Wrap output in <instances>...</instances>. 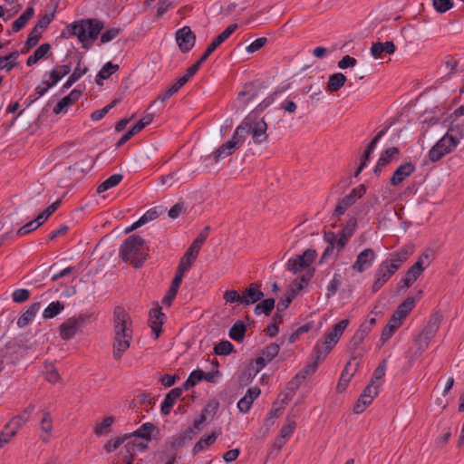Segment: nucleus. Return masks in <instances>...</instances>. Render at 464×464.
<instances>
[{"label": "nucleus", "instance_id": "nucleus-1", "mask_svg": "<svg viewBox=\"0 0 464 464\" xmlns=\"http://www.w3.org/2000/svg\"><path fill=\"white\" fill-rule=\"evenodd\" d=\"M132 321L122 306H116L113 311V358L119 361L130 348L132 340Z\"/></svg>", "mask_w": 464, "mask_h": 464}, {"label": "nucleus", "instance_id": "nucleus-2", "mask_svg": "<svg viewBox=\"0 0 464 464\" xmlns=\"http://www.w3.org/2000/svg\"><path fill=\"white\" fill-rule=\"evenodd\" d=\"M411 251L406 246L392 252L383 260L374 272V282L372 286V292H378L398 271L402 264L406 262Z\"/></svg>", "mask_w": 464, "mask_h": 464}, {"label": "nucleus", "instance_id": "nucleus-3", "mask_svg": "<svg viewBox=\"0 0 464 464\" xmlns=\"http://www.w3.org/2000/svg\"><path fill=\"white\" fill-rule=\"evenodd\" d=\"M145 240L139 235L128 237L121 245L119 256L125 262H130L133 267H140L146 257H140L142 254Z\"/></svg>", "mask_w": 464, "mask_h": 464}, {"label": "nucleus", "instance_id": "nucleus-4", "mask_svg": "<svg viewBox=\"0 0 464 464\" xmlns=\"http://www.w3.org/2000/svg\"><path fill=\"white\" fill-rule=\"evenodd\" d=\"M102 28V22L97 19L81 20L67 26L69 34L77 36L82 44L89 39H97Z\"/></svg>", "mask_w": 464, "mask_h": 464}, {"label": "nucleus", "instance_id": "nucleus-5", "mask_svg": "<svg viewBox=\"0 0 464 464\" xmlns=\"http://www.w3.org/2000/svg\"><path fill=\"white\" fill-rule=\"evenodd\" d=\"M349 324L348 319H343L334 325L333 330L330 331L323 342L318 341L314 345V352L318 353V357L326 358L327 354L338 343L340 337L343 335L344 330Z\"/></svg>", "mask_w": 464, "mask_h": 464}, {"label": "nucleus", "instance_id": "nucleus-6", "mask_svg": "<svg viewBox=\"0 0 464 464\" xmlns=\"http://www.w3.org/2000/svg\"><path fill=\"white\" fill-rule=\"evenodd\" d=\"M459 144V140L448 133L445 134L429 151V159L432 162L439 161L450 153Z\"/></svg>", "mask_w": 464, "mask_h": 464}, {"label": "nucleus", "instance_id": "nucleus-7", "mask_svg": "<svg viewBox=\"0 0 464 464\" xmlns=\"http://www.w3.org/2000/svg\"><path fill=\"white\" fill-rule=\"evenodd\" d=\"M210 227L208 226L205 227L198 236L194 239L190 246L187 249L184 256L181 257L179 264H186L188 263V269L192 266L193 262L197 259L199 250L201 246L206 242L208 235H209Z\"/></svg>", "mask_w": 464, "mask_h": 464}, {"label": "nucleus", "instance_id": "nucleus-8", "mask_svg": "<svg viewBox=\"0 0 464 464\" xmlns=\"http://www.w3.org/2000/svg\"><path fill=\"white\" fill-rule=\"evenodd\" d=\"M89 320V316L80 314L79 316L71 317L65 320L59 327V334L63 340L72 339Z\"/></svg>", "mask_w": 464, "mask_h": 464}, {"label": "nucleus", "instance_id": "nucleus-9", "mask_svg": "<svg viewBox=\"0 0 464 464\" xmlns=\"http://www.w3.org/2000/svg\"><path fill=\"white\" fill-rule=\"evenodd\" d=\"M366 193V187L364 185H359L358 187L352 189V191L343 198L336 205L334 216L339 218L343 216L346 209L353 206L359 198H361Z\"/></svg>", "mask_w": 464, "mask_h": 464}, {"label": "nucleus", "instance_id": "nucleus-10", "mask_svg": "<svg viewBox=\"0 0 464 464\" xmlns=\"http://www.w3.org/2000/svg\"><path fill=\"white\" fill-rule=\"evenodd\" d=\"M176 42L182 53H188L195 45L196 34L189 26L185 25L176 32Z\"/></svg>", "mask_w": 464, "mask_h": 464}, {"label": "nucleus", "instance_id": "nucleus-11", "mask_svg": "<svg viewBox=\"0 0 464 464\" xmlns=\"http://www.w3.org/2000/svg\"><path fill=\"white\" fill-rule=\"evenodd\" d=\"M280 350V346L277 343H272L261 351V354L256 357L255 361L256 370L257 373L261 371L268 362H270L276 356H277Z\"/></svg>", "mask_w": 464, "mask_h": 464}, {"label": "nucleus", "instance_id": "nucleus-12", "mask_svg": "<svg viewBox=\"0 0 464 464\" xmlns=\"http://www.w3.org/2000/svg\"><path fill=\"white\" fill-rule=\"evenodd\" d=\"M264 296L265 295L261 291V285L258 283H251L241 294L242 305L246 307L256 304L261 301Z\"/></svg>", "mask_w": 464, "mask_h": 464}, {"label": "nucleus", "instance_id": "nucleus-13", "mask_svg": "<svg viewBox=\"0 0 464 464\" xmlns=\"http://www.w3.org/2000/svg\"><path fill=\"white\" fill-rule=\"evenodd\" d=\"M376 254L372 248H365L356 257L355 262L352 265V269L362 273L369 269L375 259Z\"/></svg>", "mask_w": 464, "mask_h": 464}, {"label": "nucleus", "instance_id": "nucleus-14", "mask_svg": "<svg viewBox=\"0 0 464 464\" xmlns=\"http://www.w3.org/2000/svg\"><path fill=\"white\" fill-rule=\"evenodd\" d=\"M165 319V314L161 311L160 306L152 308L150 311L149 325L151 328L154 339H158L160 333L161 327Z\"/></svg>", "mask_w": 464, "mask_h": 464}, {"label": "nucleus", "instance_id": "nucleus-15", "mask_svg": "<svg viewBox=\"0 0 464 464\" xmlns=\"http://www.w3.org/2000/svg\"><path fill=\"white\" fill-rule=\"evenodd\" d=\"M266 131L267 124L264 119L255 121L254 124H252V121L250 120V134L252 135L254 143L261 144L266 141L268 138Z\"/></svg>", "mask_w": 464, "mask_h": 464}, {"label": "nucleus", "instance_id": "nucleus-16", "mask_svg": "<svg viewBox=\"0 0 464 464\" xmlns=\"http://www.w3.org/2000/svg\"><path fill=\"white\" fill-rule=\"evenodd\" d=\"M415 171V166L411 162H407L399 166L390 179L392 186L400 185L406 178L410 177Z\"/></svg>", "mask_w": 464, "mask_h": 464}, {"label": "nucleus", "instance_id": "nucleus-17", "mask_svg": "<svg viewBox=\"0 0 464 464\" xmlns=\"http://www.w3.org/2000/svg\"><path fill=\"white\" fill-rule=\"evenodd\" d=\"M237 24H229L220 34H218L207 47L204 53L209 56L222 43H224L236 30Z\"/></svg>", "mask_w": 464, "mask_h": 464}, {"label": "nucleus", "instance_id": "nucleus-18", "mask_svg": "<svg viewBox=\"0 0 464 464\" xmlns=\"http://www.w3.org/2000/svg\"><path fill=\"white\" fill-rule=\"evenodd\" d=\"M82 96V92L77 89H73L68 95L63 97L53 108L54 114H60L66 111L67 107L75 103Z\"/></svg>", "mask_w": 464, "mask_h": 464}, {"label": "nucleus", "instance_id": "nucleus-19", "mask_svg": "<svg viewBox=\"0 0 464 464\" xmlns=\"http://www.w3.org/2000/svg\"><path fill=\"white\" fill-rule=\"evenodd\" d=\"M250 134V117H246L235 130L228 141L238 143V149L245 142L246 137Z\"/></svg>", "mask_w": 464, "mask_h": 464}, {"label": "nucleus", "instance_id": "nucleus-20", "mask_svg": "<svg viewBox=\"0 0 464 464\" xmlns=\"http://www.w3.org/2000/svg\"><path fill=\"white\" fill-rule=\"evenodd\" d=\"M71 72V63L67 64L56 65L50 72V79L49 81H43V83L47 85V88L53 87L63 76L69 74Z\"/></svg>", "mask_w": 464, "mask_h": 464}, {"label": "nucleus", "instance_id": "nucleus-21", "mask_svg": "<svg viewBox=\"0 0 464 464\" xmlns=\"http://www.w3.org/2000/svg\"><path fill=\"white\" fill-rule=\"evenodd\" d=\"M396 51V46L392 41L385 43L376 42L372 43L371 47V54L375 59L382 58L383 53L392 54Z\"/></svg>", "mask_w": 464, "mask_h": 464}, {"label": "nucleus", "instance_id": "nucleus-22", "mask_svg": "<svg viewBox=\"0 0 464 464\" xmlns=\"http://www.w3.org/2000/svg\"><path fill=\"white\" fill-rule=\"evenodd\" d=\"M183 392L182 388H173L165 396L164 401L161 403V413L163 415L169 414L176 401L181 396Z\"/></svg>", "mask_w": 464, "mask_h": 464}, {"label": "nucleus", "instance_id": "nucleus-23", "mask_svg": "<svg viewBox=\"0 0 464 464\" xmlns=\"http://www.w3.org/2000/svg\"><path fill=\"white\" fill-rule=\"evenodd\" d=\"M34 14V6H28L25 11L12 24V31L14 33L19 32L26 24L33 18Z\"/></svg>", "mask_w": 464, "mask_h": 464}, {"label": "nucleus", "instance_id": "nucleus-24", "mask_svg": "<svg viewBox=\"0 0 464 464\" xmlns=\"http://www.w3.org/2000/svg\"><path fill=\"white\" fill-rule=\"evenodd\" d=\"M41 304L39 302L32 304L27 310L22 314L17 320V326L22 328L26 326L40 310Z\"/></svg>", "mask_w": 464, "mask_h": 464}, {"label": "nucleus", "instance_id": "nucleus-25", "mask_svg": "<svg viewBox=\"0 0 464 464\" xmlns=\"http://www.w3.org/2000/svg\"><path fill=\"white\" fill-rule=\"evenodd\" d=\"M237 150H238V143L234 141H226L214 151V160L218 162L219 159L226 158L233 154Z\"/></svg>", "mask_w": 464, "mask_h": 464}, {"label": "nucleus", "instance_id": "nucleus-26", "mask_svg": "<svg viewBox=\"0 0 464 464\" xmlns=\"http://www.w3.org/2000/svg\"><path fill=\"white\" fill-rule=\"evenodd\" d=\"M156 430V426L152 422L143 423L138 430L133 433L128 434L130 438L143 439L146 441L151 440V432Z\"/></svg>", "mask_w": 464, "mask_h": 464}, {"label": "nucleus", "instance_id": "nucleus-27", "mask_svg": "<svg viewBox=\"0 0 464 464\" xmlns=\"http://www.w3.org/2000/svg\"><path fill=\"white\" fill-rule=\"evenodd\" d=\"M219 432L212 431L210 434L201 438L193 447L192 453L195 455L211 446L218 437Z\"/></svg>", "mask_w": 464, "mask_h": 464}, {"label": "nucleus", "instance_id": "nucleus-28", "mask_svg": "<svg viewBox=\"0 0 464 464\" xmlns=\"http://www.w3.org/2000/svg\"><path fill=\"white\" fill-rule=\"evenodd\" d=\"M325 358H319L318 353L314 351L313 352V362L307 364L304 368H303L299 372L296 373L297 379H301L302 381L305 380V378L314 373L319 363L324 361Z\"/></svg>", "mask_w": 464, "mask_h": 464}, {"label": "nucleus", "instance_id": "nucleus-29", "mask_svg": "<svg viewBox=\"0 0 464 464\" xmlns=\"http://www.w3.org/2000/svg\"><path fill=\"white\" fill-rule=\"evenodd\" d=\"M365 336L360 331H356L349 342V349L352 351L351 360H361L362 355L356 352L359 346L363 343Z\"/></svg>", "mask_w": 464, "mask_h": 464}, {"label": "nucleus", "instance_id": "nucleus-30", "mask_svg": "<svg viewBox=\"0 0 464 464\" xmlns=\"http://www.w3.org/2000/svg\"><path fill=\"white\" fill-rule=\"evenodd\" d=\"M346 77L342 72H336L330 75L326 89L330 92H338L345 83Z\"/></svg>", "mask_w": 464, "mask_h": 464}, {"label": "nucleus", "instance_id": "nucleus-31", "mask_svg": "<svg viewBox=\"0 0 464 464\" xmlns=\"http://www.w3.org/2000/svg\"><path fill=\"white\" fill-rule=\"evenodd\" d=\"M188 81L189 80L185 75L179 77L169 89L165 91L163 95H160L158 99L161 102H164L167 99L178 92Z\"/></svg>", "mask_w": 464, "mask_h": 464}, {"label": "nucleus", "instance_id": "nucleus-32", "mask_svg": "<svg viewBox=\"0 0 464 464\" xmlns=\"http://www.w3.org/2000/svg\"><path fill=\"white\" fill-rule=\"evenodd\" d=\"M51 50V44L48 43L42 44L32 55H30L26 60V65L32 66L37 63L41 59H43Z\"/></svg>", "mask_w": 464, "mask_h": 464}, {"label": "nucleus", "instance_id": "nucleus-33", "mask_svg": "<svg viewBox=\"0 0 464 464\" xmlns=\"http://www.w3.org/2000/svg\"><path fill=\"white\" fill-rule=\"evenodd\" d=\"M119 70V65L112 63L111 62L106 63L102 69L99 71L96 76V83L102 85V81L108 79L111 75Z\"/></svg>", "mask_w": 464, "mask_h": 464}, {"label": "nucleus", "instance_id": "nucleus-34", "mask_svg": "<svg viewBox=\"0 0 464 464\" xmlns=\"http://www.w3.org/2000/svg\"><path fill=\"white\" fill-rule=\"evenodd\" d=\"M19 56L18 51L11 52L5 56L0 57V70L5 69L6 72H10L13 68L18 65L16 62Z\"/></svg>", "mask_w": 464, "mask_h": 464}, {"label": "nucleus", "instance_id": "nucleus-35", "mask_svg": "<svg viewBox=\"0 0 464 464\" xmlns=\"http://www.w3.org/2000/svg\"><path fill=\"white\" fill-rule=\"evenodd\" d=\"M246 326L242 321L236 322L229 330V337L236 342H242L245 338Z\"/></svg>", "mask_w": 464, "mask_h": 464}, {"label": "nucleus", "instance_id": "nucleus-36", "mask_svg": "<svg viewBox=\"0 0 464 464\" xmlns=\"http://www.w3.org/2000/svg\"><path fill=\"white\" fill-rule=\"evenodd\" d=\"M415 306V298L414 297H407L399 306L396 308V310L393 312L401 317L402 320L407 317V315L410 314V312L414 308Z\"/></svg>", "mask_w": 464, "mask_h": 464}, {"label": "nucleus", "instance_id": "nucleus-37", "mask_svg": "<svg viewBox=\"0 0 464 464\" xmlns=\"http://www.w3.org/2000/svg\"><path fill=\"white\" fill-rule=\"evenodd\" d=\"M440 318L438 315H433L429 320L427 325L422 329V331L420 333L426 337L431 339L437 333L440 327Z\"/></svg>", "mask_w": 464, "mask_h": 464}, {"label": "nucleus", "instance_id": "nucleus-38", "mask_svg": "<svg viewBox=\"0 0 464 464\" xmlns=\"http://www.w3.org/2000/svg\"><path fill=\"white\" fill-rule=\"evenodd\" d=\"M275 299L274 298H267L261 303L257 304L254 309V313L256 315H259L261 314H265L266 315H270L273 309L275 308Z\"/></svg>", "mask_w": 464, "mask_h": 464}, {"label": "nucleus", "instance_id": "nucleus-39", "mask_svg": "<svg viewBox=\"0 0 464 464\" xmlns=\"http://www.w3.org/2000/svg\"><path fill=\"white\" fill-rule=\"evenodd\" d=\"M123 177L121 174H113L106 179L103 182H102L97 188V193H102L115 186H117Z\"/></svg>", "mask_w": 464, "mask_h": 464}, {"label": "nucleus", "instance_id": "nucleus-40", "mask_svg": "<svg viewBox=\"0 0 464 464\" xmlns=\"http://www.w3.org/2000/svg\"><path fill=\"white\" fill-rule=\"evenodd\" d=\"M258 96V91L252 82L246 83L243 87V90L239 92L238 98L247 97V99L244 102V104L249 103L255 98Z\"/></svg>", "mask_w": 464, "mask_h": 464}, {"label": "nucleus", "instance_id": "nucleus-41", "mask_svg": "<svg viewBox=\"0 0 464 464\" xmlns=\"http://www.w3.org/2000/svg\"><path fill=\"white\" fill-rule=\"evenodd\" d=\"M53 18H54L53 12L49 13V14H44V15H42L39 18L36 24L33 27V33L42 34L44 31L46 30V28L51 24V22L53 20Z\"/></svg>", "mask_w": 464, "mask_h": 464}, {"label": "nucleus", "instance_id": "nucleus-42", "mask_svg": "<svg viewBox=\"0 0 464 464\" xmlns=\"http://www.w3.org/2000/svg\"><path fill=\"white\" fill-rule=\"evenodd\" d=\"M63 309H64V305H63V304L62 302H60V301L52 302L44 309V311L43 313V316L45 319L53 318L57 314H59Z\"/></svg>", "mask_w": 464, "mask_h": 464}, {"label": "nucleus", "instance_id": "nucleus-43", "mask_svg": "<svg viewBox=\"0 0 464 464\" xmlns=\"http://www.w3.org/2000/svg\"><path fill=\"white\" fill-rule=\"evenodd\" d=\"M188 270V266L187 262H186V264H184V262L182 264H179L177 270H176L175 276L171 282L169 288H174V290L179 291V288L182 282L183 276H184L185 272H187Z\"/></svg>", "mask_w": 464, "mask_h": 464}, {"label": "nucleus", "instance_id": "nucleus-44", "mask_svg": "<svg viewBox=\"0 0 464 464\" xmlns=\"http://www.w3.org/2000/svg\"><path fill=\"white\" fill-rule=\"evenodd\" d=\"M313 276V273H306L302 276L295 279L293 281V287L291 289V294L295 296L305 286L308 285V282Z\"/></svg>", "mask_w": 464, "mask_h": 464}, {"label": "nucleus", "instance_id": "nucleus-45", "mask_svg": "<svg viewBox=\"0 0 464 464\" xmlns=\"http://www.w3.org/2000/svg\"><path fill=\"white\" fill-rule=\"evenodd\" d=\"M113 423L114 418L112 416L106 417L101 423H98L95 426L93 432L97 436L106 435L110 432L111 427Z\"/></svg>", "mask_w": 464, "mask_h": 464}, {"label": "nucleus", "instance_id": "nucleus-46", "mask_svg": "<svg viewBox=\"0 0 464 464\" xmlns=\"http://www.w3.org/2000/svg\"><path fill=\"white\" fill-rule=\"evenodd\" d=\"M378 388L379 385L373 386V380H372L371 382L364 388L359 398L365 401H369L370 405L373 399L378 395Z\"/></svg>", "mask_w": 464, "mask_h": 464}, {"label": "nucleus", "instance_id": "nucleus-47", "mask_svg": "<svg viewBox=\"0 0 464 464\" xmlns=\"http://www.w3.org/2000/svg\"><path fill=\"white\" fill-rule=\"evenodd\" d=\"M202 381V370L198 369L189 374L188 378L183 383V386L181 387L183 391H188L189 389L193 388L197 385L198 382Z\"/></svg>", "mask_w": 464, "mask_h": 464}, {"label": "nucleus", "instance_id": "nucleus-48", "mask_svg": "<svg viewBox=\"0 0 464 464\" xmlns=\"http://www.w3.org/2000/svg\"><path fill=\"white\" fill-rule=\"evenodd\" d=\"M351 361H352V360H350V361L346 363V365H345V367H344L343 371L342 372V374H341V377H340L339 382H338V384H337V391H338L339 392H342L345 391V389H346V387H347L348 383H349V382H350V381H351V378H352V377H353V372L349 373V372H348V368H349V366L351 365Z\"/></svg>", "mask_w": 464, "mask_h": 464}, {"label": "nucleus", "instance_id": "nucleus-49", "mask_svg": "<svg viewBox=\"0 0 464 464\" xmlns=\"http://www.w3.org/2000/svg\"><path fill=\"white\" fill-rule=\"evenodd\" d=\"M295 428H296L295 420L288 415L285 419V423L283 425V427L280 430L279 435H281L282 438L288 440L294 433Z\"/></svg>", "mask_w": 464, "mask_h": 464}, {"label": "nucleus", "instance_id": "nucleus-50", "mask_svg": "<svg viewBox=\"0 0 464 464\" xmlns=\"http://www.w3.org/2000/svg\"><path fill=\"white\" fill-rule=\"evenodd\" d=\"M120 102L119 99H114L111 102H110L108 105L103 107L101 110L94 111L91 114V119L92 121H100L102 120L112 108L116 106V104Z\"/></svg>", "mask_w": 464, "mask_h": 464}, {"label": "nucleus", "instance_id": "nucleus-51", "mask_svg": "<svg viewBox=\"0 0 464 464\" xmlns=\"http://www.w3.org/2000/svg\"><path fill=\"white\" fill-rule=\"evenodd\" d=\"M130 439V436H128V434H125L123 436H119V437H116L111 440H109L105 445H104V450L107 451V452H112L114 451L115 450H117L125 440Z\"/></svg>", "mask_w": 464, "mask_h": 464}, {"label": "nucleus", "instance_id": "nucleus-52", "mask_svg": "<svg viewBox=\"0 0 464 464\" xmlns=\"http://www.w3.org/2000/svg\"><path fill=\"white\" fill-rule=\"evenodd\" d=\"M27 421V418H24L21 415H16L12 418V420L5 425V430H7L12 429L13 430L18 431Z\"/></svg>", "mask_w": 464, "mask_h": 464}, {"label": "nucleus", "instance_id": "nucleus-53", "mask_svg": "<svg viewBox=\"0 0 464 464\" xmlns=\"http://www.w3.org/2000/svg\"><path fill=\"white\" fill-rule=\"evenodd\" d=\"M399 154V149L397 147H391L384 150L379 158L381 165H387L392 161L394 155Z\"/></svg>", "mask_w": 464, "mask_h": 464}, {"label": "nucleus", "instance_id": "nucleus-54", "mask_svg": "<svg viewBox=\"0 0 464 464\" xmlns=\"http://www.w3.org/2000/svg\"><path fill=\"white\" fill-rule=\"evenodd\" d=\"M234 349L229 341H221L214 347V353L218 355H228Z\"/></svg>", "mask_w": 464, "mask_h": 464}, {"label": "nucleus", "instance_id": "nucleus-55", "mask_svg": "<svg viewBox=\"0 0 464 464\" xmlns=\"http://www.w3.org/2000/svg\"><path fill=\"white\" fill-rule=\"evenodd\" d=\"M434 9L440 14L446 13L450 10L453 5V0H432Z\"/></svg>", "mask_w": 464, "mask_h": 464}, {"label": "nucleus", "instance_id": "nucleus-56", "mask_svg": "<svg viewBox=\"0 0 464 464\" xmlns=\"http://www.w3.org/2000/svg\"><path fill=\"white\" fill-rule=\"evenodd\" d=\"M297 256L298 260H300L306 268L310 266V265L315 259L316 251L314 249L308 248L302 255H297Z\"/></svg>", "mask_w": 464, "mask_h": 464}, {"label": "nucleus", "instance_id": "nucleus-57", "mask_svg": "<svg viewBox=\"0 0 464 464\" xmlns=\"http://www.w3.org/2000/svg\"><path fill=\"white\" fill-rule=\"evenodd\" d=\"M431 339L426 337L425 335L419 334L414 338V343L417 346L415 350H417V353H423L424 351H426L429 347L430 341Z\"/></svg>", "mask_w": 464, "mask_h": 464}, {"label": "nucleus", "instance_id": "nucleus-58", "mask_svg": "<svg viewBox=\"0 0 464 464\" xmlns=\"http://www.w3.org/2000/svg\"><path fill=\"white\" fill-rule=\"evenodd\" d=\"M125 448H126V450H127V453L128 454H132L136 451V450H139V451H144L148 446H147V443L145 442H140L138 441V439H133L132 440L129 441L126 445H125Z\"/></svg>", "mask_w": 464, "mask_h": 464}, {"label": "nucleus", "instance_id": "nucleus-59", "mask_svg": "<svg viewBox=\"0 0 464 464\" xmlns=\"http://www.w3.org/2000/svg\"><path fill=\"white\" fill-rule=\"evenodd\" d=\"M193 436L191 434L187 433V430L184 434H179L172 438L170 441V447L174 450L184 446L186 440H191Z\"/></svg>", "mask_w": 464, "mask_h": 464}, {"label": "nucleus", "instance_id": "nucleus-60", "mask_svg": "<svg viewBox=\"0 0 464 464\" xmlns=\"http://www.w3.org/2000/svg\"><path fill=\"white\" fill-rule=\"evenodd\" d=\"M340 278H341V276L339 274L335 273L334 276V278L331 280V282L329 283V285L327 286V293H326L327 298H330L331 296L335 295V293L339 289V287L342 284Z\"/></svg>", "mask_w": 464, "mask_h": 464}, {"label": "nucleus", "instance_id": "nucleus-61", "mask_svg": "<svg viewBox=\"0 0 464 464\" xmlns=\"http://www.w3.org/2000/svg\"><path fill=\"white\" fill-rule=\"evenodd\" d=\"M223 299L226 301V303L228 304H234L237 303L239 304H242V297L241 295L237 290H227L223 294Z\"/></svg>", "mask_w": 464, "mask_h": 464}, {"label": "nucleus", "instance_id": "nucleus-62", "mask_svg": "<svg viewBox=\"0 0 464 464\" xmlns=\"http://www.w3.org/2000/svg\"><path fill=\"white\" fill-rule=\"evenodd\" d=\"M30 298V292L27 289L20 288L14 291L12 299L14 303L22 304Z\"/></svg>", "mask_w": 464, "mask_h": 464}, {"label": "nucleus", "instance_id": "nucleus-63", "mask_svg": "<svg viewBox=\"0 0 464 464\" xmlns=\"http://www.w3.org/2000/svg\"><path fill=\"white\" fill-rule=\"evenodd\" d=\"M153 120V114H147L143 116L135 125L131 127V130L137 134L141 131L147 125Z\"/></svg>", "mask_w": 464, "mask_h": 464}, {"label": "nucleus", "instance_id": "nucleus-64", "mask_svg": "<svg viewBox=\"0 0 464 464\" xmlns=\"http://www.w3.org/2000/svg\"><path fill=\"white\" fill-rule=\"evenodd\" d=\"M287 270L293 272L294 274H296L300 271H302L305 266L303 265V263L298 260V256H295L294 258H290L286 264Z\"/></svg>", "mask_w": 464, "mask_h": 464}]
</instances>
